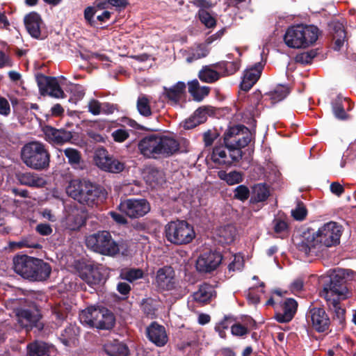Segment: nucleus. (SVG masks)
Wrapping results in <instances>:
<instances>
[{"instance_id": "62", "label": "nucleus", "mask_w": 356, "mask_h": 356, "mask_svg": "<svg viewBox=\"0 0 356 356\" xmlns=\"http://www.w3.org/2000/svg\"><path fill=\"white\" fill-rule=\"evenodd\" d=\"M36 231L42 236H49L52 233V228L48 224L40 223L36 226Z\"/></svg>"}, {"instance_id": "24", "label": "nucleus", "mask_w": 356, "mask_h": 356, "mask_svg": "<svg viewBox=\"0 0 356 356\" xmlns=\"http://www.w3.org/2000/svg\"><path fill=\"white\" fill-rule=\"evenodd\" d=\"M185 90V83L179 81L170 88H164V95L172 102V104H176L184 95Z\"/></svg>"}, {"instance_id": "10", "label": "nucleus", "mask_w": 356, "mask_h": 356, "mask_svg": "<svg viewBox=\"0 0 356 356\" xmlns=\"http://www.w3.org/2000/svg\"><path fill=\"white\" fill-rule=\"evenodd\" d=\"M118 209L130 218H139L149 211L150 206L145 199H128L122 202Z\"/></svg>"}, {"instance_id": "52", "label": "nucleus", "mask_w": 356, "mask_h": 356, "mask_svg": "<svg viewBox=\"0 0 356 356\" xmlns=\"http://www.w3.org/2000/svg\"><path fill=\"white\" fill-rule=\"evenodd\" d=\"M96 8L93 6H88L85 8L83 12L84 19L88 24L91 26H95V20L94 17L97 13Z\"/></svg>"}, {"instance_id": "25", "label": "nucleus", "mask_w": 356, "mask_h": 356, "mask_svg": "<svg viewBox=\"0 0 356 356\" xmlns=\"http://www.w3.org/2000/svg\"><path fill=\"white\" fill-rule=\"evenodd\" d=\"M227 264L229 272L241 270L244 266L243 257L240 254L225 253L222 256V261Z\"/></svg>"}, {"instance_id": "33", "label": "nucleus", "mask_w": 356, "mask_h": 356, "mask_svg": "<svg viewBox=\"0 0 356 356\" xmlns=\"http://www.w3.org/2000/svg\"><path fill=\"white\" fill-rule=\"evenodd\" d=\"M106 354L110 356H127L128 348L122 343L115 341L104 346Z\"/></svg>"}, {"instance_id": "47", "label": "nucleus", "mask_w": 356, "mask_h": 356, "mask_svg": "<svg viewBox=\"0 0 356 356\" xmlns=\"http://www.w3.org/2000/svg\"><path fill=\"white\" fill-rule=\"evenodd\" d=\"M347 104H348V99L342 97H338L337 100L333 104V111L337 118H345L344 107Z\"/></svg>"}, {"instance_id": "38", "label": "nucleus", "mask_w": 356, "mask_h": 356, "mask_svg": "<svg viewBox=\"0 0 356 356\" xmlns=\"http://www.w3.org/2000/svg\"><path fill=\"white\" fill-rule=\"evenodd\" d=\"M30 356H49V346L43 342H35L28 346Z\"/></svg>"}, {"instance_id": "58", "label": "nucleus", "mask_w": 356, "mask_h": 356, "mask_svg": "<svg viewBox=\"0 0 356 356\" xmlns=\"http://www.w3.org/2000/svg\"><path fill=\"white\" fill-rule=\"evenodd\" d=\"M88 110L89 111L95 115H99L102 111L103 108L102 104L95 99H92L88 103Z\"/></svg>"}, {"instance_id": "18", "label": "nucleus", "mask_w": 356, "mask_h": 356, "mask_svg": "<svg viewBox=\"0 0 356 356\" xmlns=\"http://www.w3.org/2000/svg\"><path fill=\"white\" fill-rule=\"evenodd\" d=\"M45 139L51 143L61 145L72 138L70 131L63 129H56L51 127H46L44 129Z\"/></svg>"}, {"instance_id": "42", "label": "nucleus", "mask_w": 356, "mask_h": 356, "mask_svg": "<svg viewBox=\"0 0 356 356\" xmlns=\"http://www.w3.org/2000/svg\"><path fill=\"white\" fill-rule=\"evenodd\" d=\"M289 93V90L286 86H277L269 95L272 104H275L284 99Z\"/></svg>"}, {"instance_id": "6", "label": "nucleus", "mask_w": 356, "mask_h": 356, "mask_svg": "<svg viewBox=\"0 0 356 356\" xmlns=\"http://www.w3.org/2000/svg\"><path fill=\"white\" fill-rule=\"evenodd\" d=\"M224 140L232 163L241 159V149L248 145L250 135L248 129L244 126H235L230 127L225 132Z\"/></svg>"}, {"instance_id": "22", "label": "nucleus", "mask_w": 356, "mask_h": 356, "mask_svg": "<svg viewBox=\"0 0 356 356\" xmlns=\"http://www.w3.org/2000/svg\"><path fill=\"white\" fill-rule=\"evenodd\" d=\"M98 312L101 314L96 318L95 327L108 330L114 325L115 318L111 312L104 307H98Z\"/></svg>"}, {"instance_id": "30", "label": "nucleus", "mask_w": 356, "mask_h": 356, "mask_svg": "<svg viewBox=\"0 0 356 356\" xmlns=\"http://www.w3.org/2000/svg\"><path fill=\"white\" fill-rule=\"evenodd\" d=\"M98 315L101 316V314L98 312V307H89L81 312L79 319L82 324L89 327H95V323Z\"/></svg>"}, {"instance_id": "12", "label": "nucleus", "mask_w": 356, "mask_h": 356, "mask_svg": "<svg viewBox=\"0 0 356 356\" xmlns=\"http://www.w3.org/2000/svg\"><path fill=\"white\" fill-rule=\"evenodd\" d=\"M222 261V256L217 252L207 251L200 254L195 266L199 272L210 273L216 270Z\"/></svg>"}, {"instance_id": "49", "label": "nucleus", "mask_w": 356, "mask_h": 356, "mask_svg": "<svg viewBox=\"0 0 356 356\" xmlns=\"http://www.w3.org/2000/svg\"><path fill=\"white\" fill-rule=\"evenodd\" d=\"M64 154L68 159L69 163L72 165H78L81 161L80 152L73 148H67L64 150Z\"/></svg>"}, {"instance_id": "50", "label": "nucleus", "mask_w": 356, "mask_h": 356, "mask_svg": "<svg viewBox=\"0 0 356 356\" xmlns=\"http://www.w3.org/2000/svg\"><path fill=\"white\" fill-rule=\"evenodd\" d=\"M198 15L201 22L207 28H211L216 25V19L206 10L200 9Z\"/></svg>"}, {"instance_id": "20", "label": "nucleus", "mask_w": 356, "mask_h": 356, "mask_svg": "<svg viewBox=\"0 0 356 356\" xmlns=\"http://www.w3.org/2000/svg\"><path fill=\"white\" fill-rule=\"evenodd\" d=\"M24 24L27 31L33 38H39L41 36L42 21L38 13H31L26 15Z\"/></svg>"}, {"instance_id": "39", "label": "nucleus", "mask_w": 356, "mask_h": 356, "mask_svg": "<svg viewBox=\"0 0 356 356\" xmlns=\"http://www.w3.org/2000/svg\"><path fill=\"white\" fill-rule=\"evenodd\" d=\"M144 179L147 183L154 187L156 185L163 182V173L160 170L152 169L148 172L145 173Z\"/></svg>"}, {"instance_id": "61", "label": "nucleus", "mask_w": 356, "mask_h": 356, "mask_svg": "<svg viewBox=\"0 0 356 356\" xmlns=\"http://www.w3.org/2000/svg\"><path fill=\"white\" fill-rule=\"evenodd\" d=\"M10 113V106L8 101L4 97H0V114L7 116Z\"/></svg>"}, {"instance_id": "40", "label": "nucleus", "mask_w": 356, "mask_h": 356, "mask_svg": "<svg viewBox=\"0 0 356 356\" xmlns=\"http://www.w3.org/2000/svg\"><path fill=\"white\" fill-rule=\"evenodd\" d=\"M111 159V157L108 155L105 149H99L95 154V161L99 168L108 172Z\"/></svg>"}, {"instance_id": "37", "label": "nucleus", "mask_w": 356, "mask_h": 356, "mask_svg": "<svg viewBox=\"0 0 356 356\" xmlns=\"http://www.w3.org/2000/svg\"><path fill=\"white\" fill-rule=\"evenodd\" d=\"M199 79L205 83H211L220 79V74L211 66H204L198 73Z\"/></svg>"}, {"instance_id": "4", "label": "nucleus", "mask_w": 356, "mask_h": 356, "mask_svg": "<svg viewBox=\"0 0 356 356\" xmlns=\"http://www.w3.org/2000/svg\"><path fill=\"white\" fill-rule=\"evenodd\" d=\"M318 36V29L316 26L298 25L287 29L284 40L288 47L299 49L312 44Z\"/></svg>"}, {"instance_id": "14", "label": "nucleus", "mask_w": 356, "mask_h": 356, "mask_svg": "<svg viewBox=\"0 0 356 356\" xmlns=\"http://www.w3.org/2000/svg\"><path fill=\"white\" fill-rule=\"evenodd\" d=\"M309 314L312 325L316 331L325 332L328 329L330 319L323 308L314 307Z\"/></svg>"}, {"instance_id": "45", "label": "nucleus", "mask_w": 356, "mask_h": 356, "mask_svg": "<svg viewBox=\"0 0 356 356\" xmlns=\"http://www.w3.org/2000/svg\"><path fill=\"white\" fill-rule=\"evenodd\" d=\"M83 224V217L79 213L70 214L66 218V227L70 230L78 229Z\"/></svg>"}, {"instance_id": "21", "label": "nucleus", "mask_w": 356, "mask_h": 356, "mask_svg": "<svg viewBox=\"0 0 356 356\" xmlns=\"http://www.w3.org/2000/svg\"><path fill=\"white\" fill-rule=\"evenodd\" d=\"M298 304L296 301L292 298L286 299L282 305V312H277L275 314V318L278 322L287 323L293 317Z\"/></svg>"}, {"instance_id": "43", "label": "nucleus", "mask_w": 356, "mask_h": 356, "mask_svg": "<svg viewBox=\"0 0 356 356\" xmlns=\"http://www.w3.org/2000/svg\"><path fill=\"white\" fill-rule=\"evenodd\" d=\"M253 202H260L265 201L269 196V191L268 188L263 184H258L254 187Z\"/></svg>"}, {"instance_id": "7", "label": "nucleus", "mask_w": 356, "mask_h": 356, "mask_svg": "<svg viewBox=\"0 0 356 356\" xmlns=\"http://www.w3.org/2000/svg\"><path fill=\"white\" fill-rule=\"evenodd\" d=\"M21 157L29 168L42 170L49 166V154L44 145L37 141L26 144L22 149Z\"/></svg>"}, {"instance_id": "64", "label": "nucleus", "mask_w": 356, "mask_h": 356, "mask_svg": "<svg viewBox=\"0 0 356 356\" xmlns=\"http://www.w3.org/2000/svg\"><path fill=\"white\" fill-rule=\"evenodd\" d=\"M40 213L44 218L50 222H54L56 220V216L49 209H44L42 211H41Z\"/></svg>"}, {"instance_id": "36", "label": "nucleus", "mask_w": 356, "mask_h": 356, "mask_svg": "<svg viewBox=\"0 0 356 356\" xmlns=\"http://www.w3.org/2000/svg\"><path fill=\"white\" fill-rule=\"evenodd\" d=\"M218 176L230 186L239 184L243 180V173L235 170L230 172L221 170L218 172Z\"/></svg>"}, {"instance_id": "8", "label": "nucleus", "mask_w": 356, "mask_h": 356, "mask_svg": "<svg viewBox=\"0 0 356 356\" xmlns=\"http://www.w3.org/2000/svg\"><path fill=\"white\" fill-rule=\"evenodd\" d=\"M166 239L175 245L190 243L195 237L193 227L186 220H174L165 226Z\"/></svg>"}, {"instance_id": "51", "label": "nucleus", "mask_w": 356, "mask_h": 356, "mask_svg": "<svg viewBox=\"0 0 356 356\" xmlns=\"http://www.w3.org/2000/svg\"><path fill=\"white\" fill-rule=\"evenodd\" d=\"M143 273L140 269H130L122 272L120 276L122 279L127 280L129 282H133L136 280L141 278Z\"/></svg>"}, {"instance_id": "31", "label": "nucleus", "mask_w": 356, "mask_h": 356, "mask_svg": "<svg viewBox=\"0 0 356 356\" xmlns=\"http://www.w3.org/2000/svg\"><path fill=\"white\" fill-rule=\"evenodd\" d=\"M331 28L333 29V40H334V49L339 50L343 45L346 39V32L343 24L338 22H334L331 24Z\"/></svg>"}, {"instance_id": "41", "label": "nucleus", "mask_w": 356, "mask_h": 356, "mask_svg": "<svg viewBox=\"0 0 356 356\" xmlns=\"http://www.w3.org/2000/svg\"><path fill=\"white\" fill-rule=\"evenodd\" d=\"M273 232L276 237L284 238L289 234V227L286 221L276 218L273 222Z\"/></svg>"}, {"instance_id": "3", "label": "nucleus", "mask_w": 356, "mask_h": 356, "mask_svg": "<svg viewBox=\"0 0 356 356\" xmlns=\"http://www.w3.org/2000/svg\"><path fill=\"white\" fill-rule=\"evenodd\" d=\"M142 155L148 159L168 157L179 150V144L173 138L161 135L150 134L143 138L138 145Z\"/></svg>"}, {"instance_id": "11", "label": "nucleus", "mask_w": 356, "mask_h": 356, "mask_svg": "<svg viewBox=\"0 0 356 356\" xmlns=\"http://www.w3.org/2000/svg\"><path fill=\"white\" fill-rule=\"evenodd\" d=\"M104 267L91 263L83 264L79 270V277L88 285L95 286L100 284L104 280Z\"/></svg>"}, {"instance_id": "1", "label": "nucleus", "mask_w": 356, "mask_h": 356, "mask_svg": "<svg viewBox=\"0 0 356 356\" xmlns=\"http://www.w3.org/2000/svg\"><path fill=\"white\" fill-rule=\"evenodd\" d=\"M340 236V227L334 222H329L319 227L316 232H305L298 247L305 254H317L324 247L337 244Z\"/></svg>"}, {"instance_id": "5", "label": "nucleus", "mask_w": 356, "mask_h": 356, "mask_svg": "<svg viewBox=\"0 0 356 356\" xmlns=\"http://www.w3.org/2000/svg\"><path fill=\"white\" fill-rule=\"evenodd\" d=\"M67 193L81 204L93 206L101 194V190L87 180H72L66 189Z\"/></svg>"}, {"instance_id": "35", "label": "nucleus", "mask_w": 356, "mask_h": 356, "mask_svg": "<svg viewBox=\"0 0 356 356\" xmlns=\"http://www.w3.org/2000/svg\"><path fill=\"white\" fill-rule=\"evenodd\" d=\"M33 280L42 281L47 279L51 273V266L41 259H36Z\"/></svg>"}, {"instance_id": "48", "label": "nucleus", "mask_w": 356, "mask_h": 356, "mask_svg": "<svg viewBox=\"0 0 356 356\" xmlns=\"http://www.w3.org/2000/svg\"><path fill=\"white\" fill-rule=\"evenodd\" d=\"M137 108L139 113L144 116H149L152 114L149 100L145 96L138 97Z\"/></svg>"}, {"instance_id": "16", "label": "nucleus", "mask_w": 356, "mask_h": 356, "mask_svg": "<svg viewBox=\"0 0 356 356\" xmlns=\"http://www.w3.org/2000/svg\"><path fill=\"white\" fill-rule=\"evenodd\" d=\"M147 335L150 341L159 347L165 346L168 340L165 327L156 323L147 328Z\"/></svg>"}, {"instance_id": "27", "label": "nucleus", "mask_w": 356, "mask_h": 356, "mask_svg": "<svg viewBox=\"0 0 356 356\" xmlns=\"http://www.w3.org/2000/svg\"><path fill=\"white\" fill-rule=\"evenodd\" d=\"M17 179L23 185L33 187H42L46 184L43 177L31 172L19 173Z\"/></svg>"}, {"instance_id": "56", "label": "nucleus", "mask_w": 356, "mask_h": 356, "mask_svg": "<svg viewBox=\"0 0 356 356\" xmlns=\"http://www.w3.org/2000/svg\"><path fill=\"white\" fill-rule=\"evenodd\" d=\"M109 169L108 172L113 173H118L122 172L124 168V165L123 163L119 161L117 159L111 158L109 162L108 165Z\"/></svg>"}, {"instance_id": "53", "label": "nucleus", "mask_w": 356, "mask_h": 356, "mask_svg": "<svg viewBox=\"0 0 356 356\" xmlns=\"http://www.w3.org/2000/svg\"><path fill=\"white\" fill-rule=\"evenodd\" d=\"M262 97L259 92H256L251 97V102L253 105L252 108L250 110L251 115L254 117L258 115L261 110L260 101Z\"/></svg>"}, {"instance_id": "29", "label": "nucleus", "mask_w": 356, "mask_h": 356, "mask_svg": "<svg viewBox=\"0 0 356 356\" xmlns=\"http://www.w3.org/2000/svg\"><path fill=\"white\" fill-rule=\"evenodd\" d=\"M79 327L75 325H69L66 327L60 335V340L65 345L70 346L74 345L79 335Z\"/></svg>"}, {"instance_id": "60", "label": "nucleus", "mask_w": 356, "mask_h": 356, "mask_svg": "<svg viewBox=\"0 0 356 356\" xmlns=\"http://www.w3.org/2000/svg\"><path fill=\"white\" fill-rule=\"evenodd\" d=\"M231 332L234 336L242 337L248 333V329L241 324L236 323L231 326Z\"/></svg>"}, {"instance_id": "13", "label": "nucleus", "mask_w": 356, "mask_h": 356, "mask_svg": "<svg viewBox=\"0 0 356 356\" xmlns=\"http://www.w3.org/2000/svg\"><path fill=\"white\" fill-rule=\"evenodd\" d=\"M35 258L26 255L18 256L14 258L15 271L24 278L33 280L35 268Z\"/></svg>"}, {"instance_id": "63", "label": "nucleus", "mask_w": 356, "mask_h": 356, "mask_svg": "<svg viewBox=\"0 0 356 356\" xmlns=\"http://www.w3.org/2000/svg\"><path fill=\"white\" fill-rule=\"evenodd\" d=\"M304 282L301 278L295 280L290 286V290L293 293H298L303 289Z\"/></svg>"}, {"instance_id": "55", "label": "nucleus", "mask_w": 356, "mask_h": 356, "mask_svg": "<svg viewBox=\"0 0 356 356\" xmlns=\"http://www.w3.org/2000/svg\"><path fill=\"white\" fill-rule=\"evenodd\" d=\"M292 216L298 220H302L307 215V209L302 204H298L295 209L291 211Z\"/></svg>"}, {"instance_id": "57", "label": "nucleus", "mask_w": 356, "mask_h": 356, "mask_svg": "<svg viewBox=\"0 0 356 356\" xmlns=\"http://www.w3.org/2000/svg\"><path fill=\"white\" fill-rule=\"evenodd\" d=\"M113 140L118 143H122L129 136V132L123 129H119L112 133Z\"/></svg>"}, {"instance_id": "54", "label": "nucleus", "mask_w": 356, "mask_h": 356, "mask_svg": "<svg viewBox=\"0 0 356 356\" xmlns=\"http://www.w3.org/2000/svg\"><path fill=\"white\" fill-rule=\"evenodd\" d=\"M250 195L248 188L244 185L237 186L234 190V197L241 201L246 200Z\"/></svg>"}, {"instance_id": "34", "label": "nucleus", "mask_w": 356, "mask_h": 356, "mask_svg": "<svg viewBox=\"0 0 356 356\" xmlns=\"http://www.w3.org/2000/svg\"><path fill=\"white\" fill-rule=\"evenodd\" d=\"M45 92L50 96L55 98L64 97V92L60 88L58 81L56 78H45Z\"/></svg>"}, {"instance_id": "44", "label": "nucleus", "mask_w": 356, "mask_h": 356, "mask_svg": "<svg viewBox=\"0 0 356 356\" xmlns=\"http://www.w3.org/2000/svg\"><path fill=\"white\" fill-rule=\"evenodd\" d=\"M209 52V49L206 44H199L192 49L191 56H188L186 60L188 63H191L193 60L207 56Z\"/></svg>"}, {"instance_id": "23", "label": "nucleus", "mask_w": 356, "mask_h": 356, "mask_svg": "<svg viewBox=\"0 0 356 356\" xmlns=\"http://www.w3.org/2000/svg\"><path fill=\"white\" fill-rule=\"evenodd\" d=\"M211 159L213 163L219 165H229L232 164L227 145L215 146Z\"/></svg>"}, {"instance_id": "59", "label": "nucleus", "mask_w": 356, "mask_h": 356, "mask_svg": "<svg viewBox=\"0 0 356 356\" xmlns=\"http://www.w3.org/2000/svg\"><path fill=\"white\" fill-rule=\"evenodd\" d=\"M196 120V123L202 124L207 120V111L205 108H199L197 109L192 115Z\"/></svg>"}, {"instance_id": "2", "label": "nucleus", "mask_w": 356, "mask_h": 356, "mask_svg": "<svg viewBox=\"0 0 356 356\" xmlns=\"http://www.w3.org/2000/svg\"><path fill=\"white\" fill-rule=\"evenodd\" d=\"M353 272L348 269L335 270L330 277V282L321 291V296L330 306H332L339 314H343L344 310L339 307V302L348 297V289L346 282L352 280Z\"/></svg>"}, {"instance_id": "28", "label": "nucleus", "mask_w": 356, "mask_h": 356, "mask_svg": "<svg viewBox=\"0 0 356 356\" xmlns=\"http://www.w3.org/2000/svg\"><path fill=\"white\" fill-rule=\"evenodd\" d=\"M214 296L213 287L207 284L201 285L198 290L193 293V300L201 305L207 303Z\"/></svg>"}, {"instance_id": "17", "label": "nucleus", "mask_w": 356, "mask_h": 356, "mask_svg": "<svg viewBox=\"0 0 356 356\" xmlns=\"http://www.w3.org/2000/svg\"><path fill=\"white\" fill-rule=\"evenodd\" d=\"M263 70L261 63H256L252 67L248 68L244 73L241 88L244 91L249 90L259 79Z\"/></svg>"}, {"instance_id": "46", "label": "nucleus", "mask_w": 356, "mask_h": 356, "mask_svg": "<svg viewBox=\"0 0 356 356\" xmlns=\"http://www.w3.org/2000/svg\"><path fill=\"white\" fill-rule=\"evenodd\" d=\"M216 67L219 69H224L223 75H230L235 73L238 70L240 67V61L235 60L233 62H223L216 65Z\"/></svg>"}, {"instance_id": "9", "label": "nucleus", "mask_w": 356, "mask_h": 356, "mask_svg": "<svg viewBox=\"0 0 356 356\" xmlns=\"http://www.w3.org/2000/svg\"><path fill=\"white\" fill-rule=\"evenodd\" d=\"M87 247L92 251L107 256H115L120 252V245L107 231L92 234L86 238Z\"/></svg>"}, {"instance_id": "32", "label": "nucleus", "mask_w": 356, "mask_h": 356, "mask_svg": "<svg viewBox=\"0 0 356 356\" xmlns=\"http://www.w3.org/2000/svg\"><path fill=\"white\" fill-rule=\"evenodd\" d=\"M236 229L232 225L220 227L217 231V240L222 244L231 243L235 238Z\"/></svg>"}, {"instance_id": "26", "label": "nucleus", "mask_w": 356, "mask_h": 356, "mask_svg": "<svg viewBox=\"0 0 356 356\" xmlns=\"http://www.w3.org/2000/svg\"><path fill=\"white\" fill-rule=\"evenodd\" d=\"M188 92L193 99L197 102L202 101L209 93L210 88L207 86H200L197 79L188 83Z\"/></svg>"}, {"instance_id": "19", "label": "nucleus", "mask_w": 356, "mask_h": 356, "mask_svg": "<svg viewBox=\"0 0 356 356\" xmlns=\"http://www.w3.org/2000/svg\"><path fill=\"white\" fill-rule=\"evenodd\" d=\"M16 316L17 321L22 327H29L37 325V323L40 319V314L38 311L17 309L16 310Z\"/></svg>"}, {"instance_id": "15", "label": "nucleus", "mask_w": 356, "mask_h": 356, "mask_svg": "<svg viewBox=\"0 0 356 356\" xmlns=\"http://www.w3.org/2000/svg\"><path fill=\"white\" fill-rule=\"evenodd\" d=\"M156 283L163 289L170 290L175 286V271L170 266L159 268L156 274Z\"/></svg>"}]
</instances>
